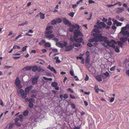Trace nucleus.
<instances>
[{"instance_id":"nucleus-11","label":"nucleus","mask_w":129,"mask_h":129,"mask_svg":"<svg viewBox=\"0 0 129 129\" xmlns=\"http://www.w3.org/2000/svg\"><path fill=\"white\" fill-rule=\"evenodd\" d=\"M39 77L38 76H35L33 78L32 80V83L33 84H36L38 82V80L39 78Z\"/></svg>"},{"instance_id":"nucleus-6","label":"nucleus","mask_w":129,"mask_h":129,"mask_svg":"<svg viewBox=\"0 0 129 129\" xmlns=\"http://www.w3.org/2000/svg\"><path fill=\"white\" fill-rule=\"evenodd\" d=\"M89 51H87L85 53V55L86 56L85 60V63L88 64L90 62V58L89 55Z\"/></svg>"},{"instance_id":"nucleus-23","label":"nucleus","mask_w":129,"mask_h":129,"mask_svg":"<svg viewBox=\"0 0 129 129\" xmlns=\"http://www.w3.org/2000/svg\"><path fill=\"white\" fill-rule=\"evenodd\" d=\"M127 40V37H125L124 38L122 37L120 38V40L122 41L123 43L126 41Z\"/></svg>"},{"instance_id":"nucleus-19","label":"nucleus","mask_w":129,"mask_h":129,"mask_svg":"<svg viewBox=\"0 0 129 129\" xmlns=\"http://www.w3.org/2000/svg\"><path fill=\"white\" fill-rule=\"evenodd\" d=\"M55 45L56 46L62 48L63 47V43H62L59 42L57 43H56Z\"/></svg>"},{"instance_id":"nucleus-63","label":"nucleus","mask_w":129,"mask_h":129,"mask_svg":"<svg viewBox=\"0 0 129 129\" xmlns=\"http://www.w3.org/2000/svg\"><path fill=\"white\" fill-rule=\"evenodd\" d=\"M22 36L21 35H20L18 36L15 39L16 40H17L19 38L21 37Z\"/></svg>"},{"instance_id":"nucleus-2","label":"nucleus","mask_w":129,"mask_h":129,"mask_svg":"<svg viewBox=\"0 0 129 129\" xmlns=\"http://www.w3.org/2000/svg\"><path fill=\"white\" fill-rule=\"evenodd\" d=\"M93 36L94 37L92 39L88 40V41L90 42H98L99 41L101 42L102 37V35L101 34H98L96 33H94Z\"/></svg>"},{"instance_id":"nucleus-9","label":"nucleus","mask_w":129,"mask_h":129,"mask_svg":"<svg viewBox=\"0 0 129 129\" xmlns=\"http://www.w3.org/2000/svg\"><path fill=\"white\" fill-rule=\"evenodd\" d=\"M63 22L65 25H68L69 26H70L71 25V23L66 18H64L63 19Z\"/></svg>"},{"instance_id":"nucleus-7","label":"nucleus","mask_w":129,"mask_h":129,"mask_svg":"<svg viewBox=\"0 0 129 129\" xmlns=\"http://www.w3.org/2000/svg\"><path fill=\"white\" fill-rule=\"evenodd\" d=\"M21 95L22 98L23 99H25L27 97V94L26 92H24V91L23 89H21L19 91Z\"/></svg>"},{"instance_id":"nucleus-49","label":"nucleus","mask_w":129,"mask_h":129,"mask_svg":"<svg viewBox=\"0 0 129 129\" xmlns=\"http://www.w3.org/2000/svg\"><path fill=\"white\" fill-rule=\"evenodd\" d=\"M63 97L64 99H66L68 97V95L67 94H65L64 95Z\"/></svg>"},{"instance_id":"nucleus-32","label":"nucleus","mask_w":129,"mask_h":129,"mask_svg":"<svg viewBox=\"0 0 129 129\" xmlns=\"http://www.w3.org/2000/svg\"><path fill=\"white\" fill-rule=\"evenodd\" d=\"M104 75L107 77H109L110 76V75L109 73L108 72H106L105 73H104Z\"/></svg>"},{"instance_id":"nucleus-62","label":"nucleus","mask_w":129,"mask_h":129,"mask_svg":"<svg viewBox=\"0 0 129 129\" xmlns=\"http://www.w3.org/2000/svg\"><path fill=\"white\" fill-rule=\"evenodd\" d=\"M115 99V98L114 97H113L110 100V102H113Z\"/></svg>"},{"instance_id":"nucleus-64","label":"nucleus","mask_w":129,"mask_h":129,"mask_svg":"<svg viewBox=\"0 0 129 129\" xmlns=\"http://www.w3.org/2000/svg\"><path fill=\"white\" fill-rule=\"evenodd\" d=\"M114 6V5L109 4L107 5V6L108 7H110Z\"/></svg>"},{"instance_id":"nucleus-36","label":"nucleus","mask_w":129,"mask_h":129,"mask_svg":"<svg viewBox=\"0 0 129 129\" xmlns=\"http://www.w3.org/2000/svg\"><path fill=\"white\" fill-rule=\"evenodd\" d=\"M19 120L21 121H22L23 120V115H19Z\"/></svg>"},{"instance_id":"nucleus-60","label":"nucleus","mask_w":129,"mask_h":129,"mask_svg":"<svg viewBox=\"0 0 129 129\" xmlns=\"http://www.w3.org/2000/svg\"><path fill=\"white\" fill-rule=\"evenodd\" d=\"M88 2L89 4H91L92 3H94L95 2L91 0H89L88 1Z\"/></svg>"},{"instance_id":"nucleus-52","label":"nucleus","mask_w":129,"mask_h":129,"mask_svg":"<svg viewBox=\"0 0 129 129\" xmlns=\"http://www.w3.org/2000/svg\"><path fill=\"white\" fill-rule=\"evenodd\" d=\"M115 66H113V67H111L110 69V70L111 71H114L115 69Z\"/></svg>"},{"instance_id":"nucleus-50","label":"nucleus","mask_w":129,"mask_h":129,"mask_svg":"<svg viewBox=\"0 0 129 129\" xmlns=\"http://www.w3.org/2000/svg\"><path fill=\"white\" fill-rule=\"evenodd\" d=\"M70 75L72 76H73L74 75V72L73 71L71 70L70 71Z\"/></svg>"},{"instance_id":"nucleus-1","label":"nucleus","mask_w":129,"mask_h":129,"mask_svg":"<svg viewBox=\"0 0 129 129\" xmlns=\"http://www.w3.org/2000/svg\"><path fill=\"white\" fill-rule=\"evenodd\" d=\"M101 42H104V43H102V45L106 48H108V46L110 47H112L115 48V44H116L117 43L114 40H112L110 41L108 40V38L107 37L102 36Z\"/></svg>"},{"instance_id":"nucleus-14","label":"nucleus","mask_w":129,"mask_h":129,"mask_svg":"<svg viewBox=\"0 0 129 129\" xmlns=\"http://www.w3.org/2000/svg\"><path fill=\"white\" fill-rule=\"evenodd\" d=\"M73 38L74 41L78 43H81L83 41V38L81 37L79 38Z\"/></svg>"},{"instance_id":"nucleus-21","label":"nucleus","mask_w":129,"mask_h":129,"mask_svg":"<svg viewBox=\"0 0 129 129\" xmlns=\"http://www.w3.org/2000/svg\"><path fill=\"white\" fill-rule=\"evenodd\" d=\"M33 30L32 29H29V30L28 31V32L27 33H26V34L25 35L28 36H29L31 37L32 36V35L28 34V33H33Z\"/></svg>"},{"instance_id":"nucleus-28","label":"nucleus","mask_w":129,"mask_h":129,"mask_svg":"<svg viewBox=\"0 0 129 129\" xmlns=\"http://www.w3.org/2000/svg\"><path fill=\"white\" fill-rule=\"evenodd\" d=\"M81 45V44L80 43H75L73 44L72 46H73V47L75 46L78 47L80 46Z\"/></svg>"},{"instance_id":"nucleus-15","label":"nucleus","mask_w":129,"mask_h":129,"mask_svg":"<svg viewBox=\"0 0 129 129\" xmlns=\"http://www.w3.org/2000/svg\"><path fill=\"white\" fill-rule=\"evenodd\" d=\"M117 10L116 12L117 13H120L122 12L124 10V8L123 7H119L117 8Z\"/></svg>"},{"instance_id":"nucleus-41","label":"nucleus","mask_w":129,"mask_h":129,"mask_svg":"<svg viewBox=\"0 0 129 129\" xmlns=\"http://www.w3.org/2000/svg\"><path fill=\"white\" fill-rule=\"evenodd\" d=\"M67 90L68 91H69L71 93H74V91L71 88H69L67 89Z\"/></svg>"},{"instance_id":"nucleus-34","label":"nucleus","mask_w":129,"mask_h":129,"mask_svg":"<svg viewBox=\"0 0 129 129\" xmlns=\"http://www.w3.org/2000/svg\"><path fill=\"white\" fill-rule=\"evenodd\" d=\"M43 78L45 80L51 81L52 80L51 78H48L44 76L43 77Z\"/></svg>"},{"instance_id":"nucleus-33","label":"nucleus","mask_w":129,"mask_h":129,"mask_svg":"<svg viewBox=\"0 0 129 129\" xmlns=\"http://www.w3.org/2000/svg\"><path fill=\"white\" fill-rule=\"evenodd\" d=\"M113 48L115 49V51L116 52L118 53L119 52V50L118 46H116V47L115 46V48Z\"/></svg>"},{"instance_id":"nucleus-17","label":"nucleus","mask_w":129,"mask_h":129,"mask_svg":"<svg viewBox=\"0 0 129 129\" xmlns=\"http://www.w3.org/2000/svg\"><path fill=\"white\" fill-rule=\"evenodd\" d=\"M129 27V24H126L125 26L122 27L121 28V31L120 32H122L128 29Z\"/></svg>"},{"instance_id":"nucleus-3","label":"nucleus","mask_w":129,"mask_h":129,"mask_svg":"<svg viewBox=\"0 0 129 129\" xmlns=\"http://www.w3.org/2000/svg\"><path fill=\"white\" fill-rule=\"evenodd\" d=\"M73 33L74 34L73 38H77L79 36L82 37L83 36V34L80 32V30L78 29H75Z\"/></svg>"},{"instance_id":"nucleus-56","label":"nucleus","mask_w":129,"mask_h":129,"mask_svg":"<svg viewBox=\"0 0 129 129\" xmlns=\"http://www.w3.org/2000/svg\"><path fill=\"white\" fill-rule=\"evenodd\" d=\"M71 107H72V108L73 109H75V105L74 104H71Z\"/></svg>"},{"instance_id":"nucleus-42","label":"nucleus","mask_w":129,"mask_h":129,"mask_svg":"<svg viewBox=\"0 0 129 129\" xmlns=\"http://www.w3.org/2000/svg\"><path fill=\"white\" fill-rule=\"evenodd\" d=\"M75 13L74 12H71L69 14V15L70 16L73 17H74Z\"/></svg>"},{"instance_id":"nucleus-61","label":"nucleus","mask_w":129,"mask_h":129,"mask_svg":"<svg viewBox=\"0 0 129 129\" xmlns=\"http://www.w3.org/2000/svg\"><path fill=\"white\" fill-rule=\"evenodd\" d=\"M122 25V23L121 22H118L116 24L117 26H120Z\"/></svg>"},{"instance_id":"nucleus-57","label":"nucleus","mask_w":129,"mask_h":129,"mask_svg":"<svg viewBox=\"0 0 129 129\" xmlns=\"http://www.w3.org/2000/svg\"><path fill=\"white\" fill-rule=\"evenodd\" d=\"M89 79V77L87 75H86V76L85 78V81H87Z\"/></svg>"},{"instance_id":"nucleus-10","label":"nucleus","mask_w":129,"mask_h":129,"mask_svg":"<svg viewBox=\"0 0 129 129\" xmlns=\"http://www.w3.org/2000/svg\"><path fill=\"white\" fill-rule=\"evenodd\" d=\"M33 87L31 85L25 88V92L27 95L29 93L30 90L32 89Z\"/></svg>"},{"instance_id":"nucleus-38","label":"nucleus","mask_w":129,"mask_h":129,"mask_svg":"<svg viewBox=\"0 0 129 129\" xmlns=\"http://www.w3.org/2000/svg\"><path fill=\"white\" fill-rule=\"evenodd\" d=\"M45 43V41L44 39H42L41 41V42L39 43V44L41 46L42 45V43Z\"/></svg>"},{"instance_id":"nucleus-26","label":"nucleus","mask_w":129,"mask_h":129,"mask_svg":"<svg viewBox=\"0 0 129 129\" xmlns=\"http://www.w3.org/2000/svg\"><path fill=\"white\" fill-rule=\"evenodd\" d=\"M44 43V46L46 47H51V44L49 42H45V43Z\"/></svg>"},{"instance_id":"nucleus-44","label":"nucleus","mask_w":129,"mask_h":129,"mask_svg":"<svg viewBox=\"0 0 129 129\" xmlns=\"http://www.w3.org/2000/svg\"><path fill=\"white\" fill-rule=\"evenodd\" d=\"M27 46H25L23 47L22 48V50L21 51L22 52H23L25 51L26 50V48L27 47Z\"/></svg>"},{"instance_id":"nucleus-4","label":"nucleus","mask_w":129,"mask_h":129,"mask_svg":"<svg viewBox=\"0 0 129 129\" xmlns=\"http://www.w3.org/2000/svg\"><path fill=\"white\" fill-rule=\"evenodd\" d=\"M53 28V26H47L46 28V31L45 32V34L46 35L51 34L53 32L52 30H50Z\"/></svg>"},{"instance_id":"nucleus-51","label":"nucleus","mask_w":129,"mask_h":129,"mask_svg":"<svg viewBox=\"0 0 129 129\" xmlns=\"http://www.w3.org/2000/svg\"><path fill=\"white\" fill-rule=\"evenodd\" d=\"M87 44V45L90 47H91L93 46L92 44L90 43H88Z\"/></svg>"},{"instance_id":"nucleus-18","label":"nucleus","mask_w":129,"mask_h":129,"mask_svg":"<svg viewBox=\"0 0 129 129\" xmlns=\"http://www.w3.org/2000/svg\"><path fill=\"white\" fill-rule=\"evenodd\" d=\"M55 35L54 34H51L48 35H46L45 36L46 38L47 39H51L54 37Z\"/></svg>"},{"instance_id":"nucleus-59","label":"nucleus","mask_w":129,"mask_h":129,"mask_svg":"<svg viewBox=\"0 0 129 129\" xmlns=\"http://www.w3.org/2000/svg\"><path fill=\"white\" fill-rule=\"evenodd\" d=\"M90 17L89 18L87 19V20H90L91 19V18L92 17V13H91L90 14Z\"/></svg>"},{"instance_id":"nucleus-8","label":"nucleus","mask_w":129,"mask_h":129,"mask_svg":"<svg viewBox=\"0 0 129 129\" xmlns=\"http://www.w3.org/2000/svg\"><path fill=\"white\" fill-rule=\"evenodd\" d=\"M73 48V46L70 45L66 47L64 49V51L66 52L70 51L72 50Z\"/></svg>"},{"instance_id":"nucleus-29","label":"nucleus","mask_w":129,"mask_h":129,"mask_svg":"<svg viewBox=\"0 0 129 129\" xmlns=\"http://www.w3.org/2000/svg\"><path fill=\"white\" fill-rule=\"evenodd\" d=\"M54 59H56V63H59L60 62V61L59 59V57L58 56H56L54 58Z\"/></svg>"},{"instance_id":"nucleus-37","label":"nucleus","mask_w":129,"mask_h":129,"mask_svg":"<svg viewBox=\"0 0 129 129\" xmlns=\"http://www.w3.org/2000/svg\"><path fill=\"white\" fill-rule=\"evenodd\" d=\"M28 23V21H25V22L24 23H22L20 24H19L18 25V26H23L25 24H27Z\"/></svg>"},{"instance_id":"nucleus-53","label":"nucleus","mask_w":129,"mask_h":129,"mask_svg":"<svg viewBox=\"0 0 129 129\" xmlns=\"http://www.w3.org/2000/svg\"><path fill=\"white\" fill-rule=\"evenodd\" d=\"M70 98L72 99H75L76 98L75 96L74 95H73L72 94H70Z\"/></svg>"},{"instance_id":"nucleus-58","label":"nucleus","mask_w":129,"mask_h":129,"mask_svg":"<svg viewBox=\"0 0 129 129\" xmlns=\"http://www.w3.org/2000/svg\"><path fill=\"white\" fill-rule=\"evenodd\" d=\"M13 124L12 123L10 124L9 126V128L10 129H11L12 128L13 126Z\"/></svg>"},{"instance_id":"nucleus-55","label":"nucleus","mask_w":129,"mask_h":129,"mask_svg":"<svg viewBox=\"0 0 129 129\" xmlns=\"http://www.w3.org/2000/svg\"><path fill=\"white\" fill-rule=\"evenodd\" d=\"M55 42H58V40L56 38H54L52 39Z\"/></svg>"},{"instance_id":"nucleus-13","label":"nucleus","mask_w":129,"mask_h":129,"mask_svg":"<svg viewBox=\"0 0 129 129\" xmlns=\"http://www.w3.org/2000/svg\"><path fill=\"white\" fill-rule=\"evenodd\" d=\"M32 70L33 71L35 72L37 71H38L39 72H40L41 71V69L40 67V68H38L37 66L35 65L32 68Z\"/></svg>"},{"instance_id":"nucleus-40","label":"nucleus","mask_w":129,"mask_h":129,"mask_svg":"<svg viewBox=\"0 0 129 129\" xmlns=\"http://www.w3.org/2000/svg\"><path fill=\"white\" fill-rule=\"evenodd\" d=\"M100 24L101 25H102L103 27H106V25L105 24V23L104 22H100Z\"/></svg>"},{"instance_id":"nucleus-54","label":"nucleus","mask_w":129,"mask_h":129,"mask_svg":"<svg viewBox=\"0 0 129 129\" xmlns=\"http://www.w3.org/2000/svg\"><path fill=\"white\" fill-rule=\"evenodd\" d=\"M20 57V56L13 57V58L14 59H19Z\"/></svg>"},{"instance_id":"nucleus-16","label":"nucleus","mask_w":129,"mask_h":129,"mask_svg":"<svg viewBox=\"0 0 129 129\" xmlns=\"http://www.w3.org/2000/svg\"><path fill=\"white\" fill-rule=\"evenodd\" d=\"M47 68L50 69L51 71H53V72L55 73H56V72L55 70L53 67H51L50 65H49L47 67Z\"/></svg>"},{"instance_id":"nucleus-22","label":"nucleus","mask_w":129,"mask_h":129,"mask_svg":"<svg viewBox=\"0 0 129 129\" xmlns=\"http://www.w3.org/2000/svg\"><path fill=\"white\" fill-rule=\"evenodd\" d=\"M32 68V67L29 66H26L23 69V70H25L26 71H29Z\"/></svg>"},{"instance_id":"nucleus-45","label":"nucleus","mask_w":129,"mask_h":129,"mask_svg":"<svg viewBox=\"0 0 129 129\" xmlns=\"http://www.w3.org/2000/svg\"><path fill=\"white\" fill-rule=\"evenodd\" d=\"M118 4V5H119V6H121L122 5V4L120 2H119L118 1H117V3H115L114 5H117Z\"/></svg>"},{"instance_id":"nucleus-47","label":"nucleus","mask_w":129,"mask_h":129,"mask_svg":"<svg viewBox=\"0 0 129 129\" xmlns=\"http://www.w3.org/2000/svg\"><path fill=\"white\" fill-rule=\"evenodd\" d=\"M57 22L58 23H60L61 22V19L60 18H58L56 19V20Z\"/></svg>"},{"instance_id":"nucleus-46","label":"nucleus","mask_w":129,"mask_h":129,"mask_svg":"<svg viewBox=\"0 0 129 129\" xmlns=\"http://www.w3.org/2000/svg\"><path fill=\"white\" fill-rule=\"evenodd\" d=\"M93 31L94 32H95L96 33H99L100 32V31L99 29H94L93 30Z\"/></svg>"},{"instance_id":"nucleus-31","label":"nucleus","mask_w":129,"mask_h":129,"mask_svg":"<svg viewBox=\"0 0 129 129\" xmlns=\"http://www.w3.org/2000/svg\"><path fill=\"white\" fill-rule=\"evenodd\" d=\"M57 23L56 21L55 20H53L51 21V24L52 25H54Z\"/></svg>"},{"instance_id":"nucleus-30","label":"nucleus","mask_w":129,"mask_h":129,"mask_svg":"<svg viewBox=\"0 0 129 129\" xmlns=\"http://www.w3.org/2000/svg\"><path fill=\"white\" fill-rule=\"evenodd\" d=\"M28 111L27 110H26L23 112V114L24 116H26L28 115Z\"/></svg>"},{"instance_id":"nucleus-20","label":"nucleus","mask_w":129,"mask_h":129,"mask_svg":"<svg viewBox=\"0 0 129 129\" xmlns=\"http://www.w3.org/2000/svg\"><path fill=\"white\" fill-rule=\"evenodd\" d=\"M100 76V75H98L95 76L96 79L99 82H101L102 81V79Z\"/></svg>"},{"instance_id":"nucleus-39","label":"nucleus","mask_w":129,"mask_h":129,"mask_svg":"<svg viewBox=\"0 0 129 129\" xmlns=\"http://www.w3.org/2000/svg\"><path fill=\"white\" fill-rule=\"evenodd\" d=\"M35 101V99L33 98H30L28 100V102L29 103H32L33 102Z\"/></svg>"},{"instance_id":"nucleus-48","label":"nucleus","mask_w":129,"mask_h":129,"mask_svg":"<svg viewBox=\"0 0 129 129\" xmlns=\"http://www.w3.org/2000/svg\"><path fill=\"white\" fill-rule=\"evenodd\" d=\"M68 45V44H67V42L66 41H64V43L63 44V47H65V48L67 46H68L67 45Z\"/></svg>"},{"instance_id":"nucleus-27","label":"nucleus","mask_w":129,"mask_h":129,"mask_svg":"<svg viewBox=\"0 0 129 129\" xmlns=\"http://www.w3.org/2000/svg\"><path fill=\"white\" fill-rule=\"evenodd\" d=\"M51 85L52 87H55L57 86V83L56 82H53L51 83Z\"/></svg>"},{"instance_id":"nucleus-12","label":"nucleus","mask_w":129,"mask_h":129,"mask_svg":"<svg viewBox=\"0 0 129 129\" xmlns=\"http://www.w3.org/2000/svg\"><path fill=\"white\" fill-rule=\"evenodd\" d=\"M120 33L124 36L127 37V38L129 37V32L128 30H125L124 31L120 32Z\"/></svg>"},{"instance_id":"nucleus-5","label":"nucleus","mask_w":129,"mask_h":129,"mask_svg":"<svg viewBox=\"0 0 129 129\" xmlns=\"http://www.w3.org/2000/svg\"><path fill=\"white\" fill-rule=\"evenodd\" d=\"M20 83L21 81L19 79V77H17L15 80V84L19 89H20L22 87V86L21 85H20Z\"/></svg>"},{"instance_id":"nucleus-35","label":"nucleus","mask_w":129,"mask_h":129,"mask_svg":"<svg viewBox=\"0 0 129 129\" xmlns=\"http://www.w3.org/2000/svg\"><path fill=\"white\" fill-rule=\"evenodd\" d=\"M117 44L120 47H122V46L123 43L122 42L120 41H118L117 42Z\"/></svg>"},{"instance_id":"nucleus-43","label":"nucleus","mask_w":129,"mask_h":129,"mask_svg":"<svg viewBox=\"0 0 129 129\" xmlns=\"http://www.w3.org/2000/svg\"><path fill=\"white\" fill-rule=\"evenodd\" d=\"M34 106V104L32 103H29L28 104V106L30 108H32Z\"/></svg>"},{"instance_id":"nucleus-24","label":"nucleus","mask_w":129,"mask_h":129,"mask_svg":"<svg viewBox=\"0 0 129 129\" xmlns=\"http://www.w3.org/2000/svg\"><path fill=\"white\" fill-rule=\"evenodd\" d=\"M94 89L96 93H98L99 89L98 85H95L94 86Z\"/></svg>"},{"instance_id":"nucleus-25","label":"nucleus","mask_w":129,"mask_h":129,"mask_svg":"<svg viewBox=\"0 0 129 129\" xmlns=\"http://www.w3.org/2000/svg\"><path fill=\"white\" fill-rule=\"evenodd\" d=\"M40 17L41 19H44L45 18V14L40 12L39 13Z\"/></svg>"}]
</instances>
